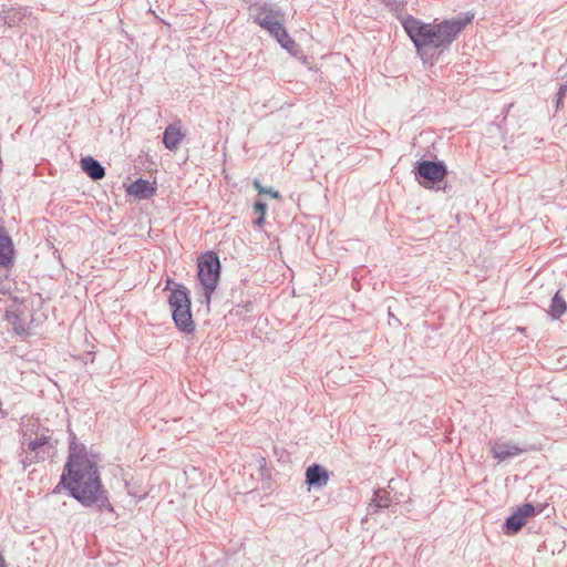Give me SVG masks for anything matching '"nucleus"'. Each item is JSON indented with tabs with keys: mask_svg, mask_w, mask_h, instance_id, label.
<instances>
[{
	"mask_svg": "<svg viewBox=\"0 0 567 567\" xmlns=\"http://www.w3.org/2000/svg\"><path fill=\"white\" fill-rule=\"evenodd\" d=\"M60 484L82 505L90 507L96 504L100 511H113L93 461H83L76 465L73 457H68Z\"/></svg>",
	"mask_w": 567,
	"mask_h": 567,
	"instance_id": "obj_1",
	"label": "nucleus"
},
{
	"mask_svg": "<svg viewBox=\"0 0 567 567\" xmlns=\"http://www.w3.org/2000/svg\"><path fill=\"white\" fill-rule=\"evenodd\" d=\"M473 18L474 14L466 13L464 18L432 24L410 17L403 22V27L414 43L417 53L423 56L426 48L440 49L441 51L447 49Z\"/></svg>",
	"mask_w": 567,
	"mask_h": 567,
	"instance_id": "obj_2",
	"label": "nucleus"
},
{
	"mask_svg": "<svg viewBox=\"0 0 567 567\" xmlns=\"http://www.w3.org/2000/svg\"><path fill=\"white\" fill-rule=\"evenodd\" d=\"M249 10L258 25L274 37L284 49L292 51L296 42L284 25L285 13L280 9L268 2H256Z\"/></svg>",
	"mask_w": 567,
	"mask_h": 567,
	"instance_id": "obj_3",
	"label": "nucleus"
},
{
	"mask_svg": "<svg viewBox=\"0 0 567 567\" xmlns=\"http://www.w3.org/2000/svg\"><path fill=\"white\" fill-rule=\"evenodd\" d=\"M168 305L177 329L184 333L194 332L195 323L192 318L189 290L183 285H177L168 297Z\"/></svg>",
	"mask_w": 567,
	"mask_h": 567,
	"instance_id": "obj_4",
	"label": "nucleus"
},
{
	"mask_svg": "<svg viewBox=\"0 0 567 567\" xmlns=\"http://www.w3.org/2000/svg\"><path fill=\"white\" fill-rule=\"evenodd\" d=\"M197 277L204 288V299L209 305L220 277V261L216 252L207 251L198 258Z\"/></svg>",
	"mask_w": 567,
	"mask_h": 567,
	"instance_id": "obj_5",
	"label": "nucleus"
},
{
	"mask_svg": "<svg viewBox=\"0 0 567 567\" xmlns=\"http://www.w3.org/2000/svg\"><path fill=\"white\" fill-rule=\"evenodd\" d=\"M414 172L420 185L430 188L445 178L447 167L442 161L423 159L416 163Z\"/></svg>",
	"mask_w": 567,
	"mask_h": 567,
	"instance_id": "obj_6",
	"label": "nucleus"
},
{
	"mask_svg": "<svg viewBox=\"0 0 567 567\" xmlns=\"http://www.w3.org/2000/svg\"><path fill=\"white\" fill-rule=\"evenodd\" d=\"M51 436L42 433L41 435L35 436V439L31 440L28 443V450L30 452H35L33 457L27 456L22 462L24 467L28 465L44 461L48 457H51L54 454L55 447L50 443Z\"/></svg>",
	"mask_w": 567,
	"mask_h": 567,
	"instance_id": "obj_7",
	"label": "nucleus"
},
{
	"mask_svg": "<svg viewBox=\"0 0 567 567\" xmlns=\"http://www.w3.org/2000/svg\"><path fill=\"white\" fill-rule=\"evenodd\" d=\"M535 514V507L530 503L519 506L504 523V532L506 534H516L526 523V518Z\"/></svg>",
	"mask_w": 567,
	"mask_h": 567,
	"instance_id": "obj_8",
	"label": "nucleus"
},
{
	"mask_svg": "<svg viewBox=\"0 0 567 567\" xmlns=\"http://www.w3.org/2000/svg\"><path fill=\"white\" fill-rule=\"evenodd\" d=\"M489 446L493 456L501 462L517 456L526 451V449L518 446L512 441L489 442Z\"/></svg>",
	"mask_w": 567,
	"mask_h": 567,
	"instance_id": "obj_9",
	"label": "nucleus"
},
{
	"mask_svg": "<svg viewBox=\"0 0 567 567\" xmlns=\"http://www.w3.org/2000/svg\"><path fill=\"white\" fill-rule=\"evenodd\" d=\"M14 246L12 239L0 228V269L13 264Z\"/></svg>",
	"mask_w": 567,
	"mask_h": 567,
	"instance_id": "obj_10",
	"label": "nucleus"
},
{
	"mask_svg": "<svg viewBox=\"0 0 567 567\" xmlns=\"http://www.w3.org/2000/svg\"><path fill=\"white\" fill-rule=\"evenodd\" d=\"M328 480V471L319 464H312L306 470V483L309 486L322 487Z\"/></svg>",
	"mask_w": 567,
	"mask_h": 567,
	"instance_id": "obj_11",
	"label": "nucleus"
},
{
	"mask_svg": "<svg viewBox=\"0 0 567 567\" xmlns=\"http://www.w3.org/2000/svg\"><path fill=\"white\" fill-rule=\"evenodd\" d=\"M81 168L93 181H100L105 176V168L92 156L81 158Z\"/></svg>",
	"mask_w": 567,
	"mask_h": 567,
	"instance_id": "obj_12",
	"label": "nucleus"
},
{
	"mask_svg": "<svg viewBox=\"0 0 567 567\" xmlns=\"http://www.w3.org/2000/svg\"><path fill=\"white\" fill-rule=\"evenodd\" d=\"M127 193L136 198L147 199L155 194V188L150 185L148 181L138 178L128 186Z\"/></svg>",
	"mask_w": 567,
	"mask_h": 567,
	"instance_id": "obj_13",
	"label": "nucleus"
},
{
	"mask_svg": "<svg viewBox=\"0 0 567 567\" xmlns=\"http://www.w3.org/2000/svg\"><path fill=\"white\" fill-rule=\"evenodd\" d=\"M183 137L184 134L181 127L175 124H169L163 133V144L167 150L173 151L178 146Z\"/></svg>",
	"mask_w": 567,
	"mask_h": 567,
	"instance_id": "obj_14",
	"label": "nucleus"
},
{
	"mask_svg": "<svg viewBox=\"0 0 567 567\" xmlns=\"http://www.w3.org/2000/svg\"><path fill=\"white\" fill-rule=\"evenodd\" d=\"M27 8H9L8 10L2 11V13L0 14V19L4 24L9 27H14L19 24L27 17Z\"/></svg>",
	"mask_w": 567,
	"mask_h": 567,
	"instance_id": "obj_15",
	"label": "nucleus"
},
{
	"mask_svg": "<svg viewBox=\"0 0 567 567\" xmlns=\"http://www.w3.org/2000/svg\"><path fill=\"white\" fill-rule=\"evenodd\" d=\"M392 499L390 494L384 488H378L374 491L373 497L371 499L370 506H373L375 511L389 508L391 506Z\"/></svg>",
	"mask_w": 567,
	"mask_h": 567,
	"instance_id": "obj_16",
	"label": "nucleus"
},
{
	"mask_svg": "<svg viewBox=\"0 0 567 567\" xmlns=\"http://www.w3.org/2000/svg\"><path fill=\"white\" fill-rule=\"evenodd\" d=\"M566 312H567V303H566L565 299L559 295V292H556L554 295V297L551 298L548 315L553 319H559Z\"/></svg>",
	"mask_w": 567,
	"mask_h": 567,
	"instance_id": "obj_17",
	"label": "nucleus"
},
{
	"mask_svg": "<svg viewBox=\"0 0 567 567\" xmlns=\"http://www.w3.org/2000/svg\"><path fill=\"white\" fill-rule=\"evenodd\" d=\"M68 457H73L76 465L83 461H91L86 455L85 446L83 444H78L74 435L70 442Z\"/></svg>",
	"mask_w": 567,
	"mask_h": 567,
	"instance_id": "obj_18",
	"label": "nucleus"
},
{
	"mask_svg": "<svg viewBox=\"0 0 567 567\" xmlns=\"http://www.w3.org/2000/svg\"><path fill=\"white\" fill-rule=\"evenodd\" d=\"M254 209L259 214V217L255 220L257 226H262L265 224V215L267 212V204L262 200H257L254 204Z\"/></svg>",
	"mask_w": 567,
	"mask_h": 567,
	"instance_id": "obj_19",
	"label": "nucleus"
},
{
	"mask_svg": "<svg viewBox=\"0 0 567 567\" xmlns=\"http://www.w3.org/2000/svg\"><path fill=\"white\" fill-rule=\"evenodd\" d=\"M13 331L19 336L28 334V328L23 324L21 319L13 315V320L11 321Z\"/></svg>",
	"mask_w": 567,
	"mask_h": 567,
	"instance_id": "obj_20",
	"label": "nucleus"
},
{
	"mask_svg": "<svg viewBox=\"0 0 567 567\" xmlns=\"http://www.w3.org/2000/svg\"><path fill=\"white\" fill-rule=\"evenodd\" d=\"M567 94V85L561 84L556 93L555 100H556V107L558 109L563 100L565 99Z\"/></svg>",
	"mask_w": 567,
	"mask_h": 567,
	"instance_id": "obj_21",
	"label": "nucleus"
},
{
	"mask_svg": "<svg viewBox=\"0 0 567 567\" xmlns=\"http://www.w3.org/2000/svg\"><path fill=\"white\" fill-rule=\"evenodd\" d=\"M252 185L259 194L266 193V187H264L258 179H254Z\"/></svg>",
	"mask_w": 567,
	"mask_h": 567,
	"instance_id": "obj_22",
	"label": "nucleus"
},
{
	"mask_svg": "<svg viewBox=\"0 0 567 567\" xmlns=\"http://www.w3.org/2000/svg\"><path fill=\"white\" fill-rule=\"evenodd\" d=\"M265 194L270 195L272 198H276V199L281 197L280 193L278 190H275L271 187L270 188H266V193Z\"/></svg>",
	"mask_w": 567,
	"mask_h": 567,
	"instance_id": "obj_23",
	"label": "nucleus"
},
{
	"mask_svg": "<svg viewBox=\"0 0 567 567\" xmlns=\"http://www.w3.org/2000/svg\"><path fill=\"white\" fill-rule=\"evenodd\" d=\"M0 567H7L3 556L0 554Z\"/></svg>",
	"mask_w": 567,
	"mask_h": 567,
	"instance_id": "obj_24",
	"label": "nucleus"
}]
</instances>
